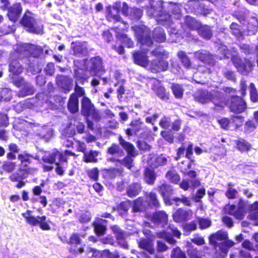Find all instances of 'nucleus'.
Segmentation results:
<instances>
[{"label": "nucleus", "mask_w": 258, "mask_h": 258, "mask_svg": "<svg viewBox=\"0 0 258 258\" xmlns=\"http://www.w3.org/2000/svg\"><path fill=\"white\" fill-rule=\"evenodd\" d=\"M134 32V35L140 47H150L153 45V39L159 43L161 42V28L157 27L152 31L151 36V30L144 25H136L132 27Z\"/></svg>", "instance_id": "1"}, {"label": "nucleus", "mask_w": 258, "mask_h": 258, "mask_svg": "<svg viewBox=\"0 0 258 258\" xmlns=\"http://www.w3.org/2000/svg\"><path fill=\"white\" fill-rule=\"evenodd\" d=\"M19 24L28 33L42 35L44 26L42 21L36 18V15L29 10L25 11L19 20Z\"/></svg>", "instance_id": "2"}, {"label": "nucleus", "mask_w": 258, "mask_h": 258, "mask_svg": "<svg viewBox=\"0 0 258 258\" xmlns=\"http://www.w3.org/2000/svg\"><path fill=\"white\" fill-rule=\"evenodd\" d=\"M228 233L226 231L220 230L211 235L209 237L210 243L215 246V248H219V250L224 254H226L229 249L234 245V242L227 240Z\"/></svg>", "instance_id": "3"}, {"label": "nucleus", "mask_w": 258, "mask_h": 258, "mask_svg": "<svg viewBox=\"0 0 258 258\" xmlns=\"http://www.w3.org/2000/svg\"><path fill=\"white\" fill-rule=\"evenodd\" d=\"M218 51L221 53V54L219 55L220 59L229 58L230 56H231L234 64L237 68L238 71L241 73L245 74L249 72L253 66V63L249 60H245L244 63L242 62L241 60L238 56L229 53L227 47L225 45L221 46L218 49Z\"/></svg>", "instance_id": "4"}, {"label": "nucleus", "mask_w": 258, "mask_h": 258, "mask_svg": "<svg viewBox=\"0 0 258 258\" xmlns=\"http://www.w3.org/2000/svg\"><path fill=\"white\" fill-rule=\"evenodd\" d=\"M195 99L202 103H208L212 101L217 106L224 107L226 104V101L223 98V95L218 92L214 91L208 92L206 91H199L196 93Z\"/></svg>", "instance_id": "5"}, {"label": "nucleus", "mask_w": 258, "mask_h": 258, "mask_svg": "<svg viewBox=\"0 0 258 258\" xmlns=\"http://www.w3.org/2000/svg\"><path fill=\"white\" fill-rule=\"evenodd\" d=\"M32 211L27 210L25 213L22 214V216L24 218L25 222L29 225L32 227L39 226V228L43 231H48L50 229V227L48 222L46 221L47 217L45 215L41 216H37L36 217L32 215Z\"/></svg>", "instance_id": "6"}, {"label": "nucleus", "mask_w": 258, "mask_h": 258, "mask_svg": "<svg viewBox=\"0 0 258 258\" xmlns=\"http://www.w3.org/2000/svg\"><path fill=\"white\" fill-rule=\"evenodd\" d=\"M120 145L126 151L127 153L123 159H120V164L131 169L133 167L134 160L133 157H136L138 155V152L133 144L125 141L121 136L119 138Z\"/></svg>", "instance_id": "7"}, {"label": "nucleus", "mask_w": 258, "mask_h": 258, "mask_svg": "<svg viewBox=\"0 0 258 258\" xmlns=\"http://www.w3.org/2000/svg\"><path fill=\"white\" fill-rule=\"evenodd\" d=\"M81 113L86 117H91L96 121H99L101 119L99 111L95 108L90 99L87 97H84L82 99Z\"/></svg>", "instance_id": "8"}, {"label": "nucleus", "mask_w": 258, "mask_h": 258, "mask_svg": "<svg viewBox=\"0 0 258 258\" xmlns=\"http://www.w3.org/2000/svg\"><path fill=\"white\" fill-rule=\"evenodd\" d=\"M18 52L25 57L38 58L43 53L41 47L30 43H24L20 44L18 48Z\"/></svg>", "instance_id": "9"}, {"label": "nucleus", "mask_w": 258, "mask_h": 258, "mask_svg": "<svg viewBox=\"0 0 258 258\" xmlns=\"http://www.w3.org/2000/svg\"><path fill=\"white\" fill-rule=\"evenodd\" d=\"M75 153L71 151L66 150L63 152H60L57 149H54L48 156H43L42 160L44 163L53 164L56 159L60 162H68V156H75Z\"/></svg>", "instance_id": "10"}, {"label": "nucleus", "mask_w": 258, "mask_h": 258, "mask_svg": "<svg viewBox=\"0 0 258 258\" xmlns=\"http://www.w3.org/2000/svg\"><path fill=\"white\" fill-rule=\"evenodd\" d=\"M88 69L92 76H97L105 72L103 59L99 55L90 58L88 64Z\"/></svg>", "instance_id": "11"}, {"label": "nucleus", "mask_w": 258, "mask_h": 258, "mask_svg": "<svg viewBox=\"0 0 258 258\" xmlns=\"http://www.w3.org/2000/svg\"><path fill=\"white\" fill-rule=\"evenodd\" d=\"M225 211L226 213L233 215L237 219H242L243 218L245 213L244 202L240 200L237 205H227L225 208Z\"/></svg>", "instance_id": "12"}, {"label": "nucleus", "mask_w": 258, "mask_h": 258, "mask_svg": "<svg viewBox=\"0 0 258 258\" xmlns=\"http://www.w3.org/2000/svg\"><path fill=\"white\" fill-rule=\"evenodd\" d=\"M133 62L136 64L143 68L149 66V60L147 52L143 49L135 50L132 53Z\"/></svg>", "instance_id": "13"}, {"label": "nucleus", "mask_w": 258, "mask_h": 258, "mask_svg": "<svg viewBox=\"0 0 258 258\" xmlns=\"http://www.w3.org/2000/svg\"><path fill=\"white\" fill-rule=\"evenodd\" d=\"M161 47L160 45L157 46L151 51V55L155 58L152 60L150 70L152 73L159 72L161 67Z\"/></svg>", "instance_id": "14"}, {"label": "nucleus", "mask_w": 258, "mask_h": 258, "mask_svg": "<svg viewBox=\"0 0 258 258\" xmlns=\"http://www.w3.org/2000/svg\"><path fill=\"white\" fill-rule=\"evenodd\" d=\"M7 11V16L9 20L16 23L19 20L23 11L22 4L20 2L15 3L10 6Z\"/></svg>", "instance_id": "15"}, {"label": "nucleus", "mask_w": 258, "mask_h": 258, "mask_svg": "<svg viewBox=\"0 0 258 258\" xmlns=\"http://www.w3.org/2000/svg\"><path fill=\"white\" fill-rule=\"evenodd\" d=\"M110 229L114 234L118 244L124 249H128V245L125 240V232L117 225L111 226Z\"/></svg>", "instance_id": "16"}, {"label": "nucleus", "mask_w": 258, "mask_h": 258, "mask_svg": "<svg viewBox=\"0 0 258 258\" xmlns=\"http://www.w3.org/2000/svg\"><path fill=\"white\" fill-rule=\"evenodd\" d=\"M181 233L177 229L173 226L169 225L166 230H162V238L165 239L169 243L173 244L176 242L172 236L179 238Z\"/></svg>", "instance_id": "17"}, {"label": "nucleus", "mask_w": 258, "mask_h": 258, "mask_svg": "<svg viewBox=\"0 0 258 258\" xmlns=\"http://www.w3.org/2000/svg\"><path fill=\"white\" fill-rule=\"evenodd\" d=\"M56 85L65 92L70 91L72 88L73 80L68 76L57 75L55 78Z\"/></svg>", "instance_id": "18"}, {"label": "nucleus", "mask_w": 258, "mask_h": 258, "mask_svg": "<svg viewBox=\"0 0 258 258\" xmlns=\"http://www.w3.org/2000/svg\"><path fill=\"white\" fill-rule=\"evenodd\" d=\"M73 78L75 80V84L83 85L88 81L89 76L86 70L78 68L74 70Z\"/></svg>", "instance_id": "19"}, {"label": "nucleus", "mask_w": 258, "mask_h": 258, "mask_svg": "<svg viewBox=\"0 0 258 258\" xmlns=\"http://www.w3.org/2000/svg\"><path fill=\"white\" fill-rule=\"evenodd\" d=\"M142 122L140 118L132 120L128 125V127L124 132L128 138L136 136L138 132L142 130Z\"/></svg>", "instance_id": "20"}, {"label": "nucleus", "mask_w": 258, "mask_h": 258, "mask_svg": "<svg viewBox=\"0 0 258 258\" xmlns=\"http://www.w3.org/2000/svg\"><path fill=\"white\" fill-rule=\"evenodd\" d=\"M230 107L231 111L235 113H241L246 109V104L243 99L235 96L232 98Z\"/></svg>", "instance_id": "21"}, {"label": "nucleus", "mask_w": 258, "mask_h": 258, "mask_svg": "<svg viewBox=\"0 0 258 258\" xmlns=\"http://www.w3.org/2000/svg\"><path fill=\"white\" fill-rule=\"evenodd\" d=\"M113 29L116 33L115 36L117 39L120 41L127 48H132L134 47V42L131 38L128 37L127 34L119 32L118 31L119 29L117 27L113 28Z\"/></svg>", "instance_id": "22"}, {"label": "nucleus", "mask_w": 258, "mask_h": 258, "mask_svg": "<svg viewBox=\"0 0 258 258\" xmlns=\"http://www.w3.org/2000/svg\"><path fill=\"white\" fill-rule=\"evenodd\" d=\"M132 205L131 201L127 200L121 202L116 207H113L112 208V212L116 211L119 215L122 217L126 216L128 214V211Z\"/></svg>", "instance_id": "23"}, {"label": "nucleus", "mask_w": 258, "mask_h": 258, "mask_svg": "<svg viewBox=\"0 0 258 258\" xmlns=\"http://www.w3.org/2000/svg\"><path fill=\"white\" fill-rule=\"evenodd\" d=\"M192 212L191 210L178 209L173 215V219L177 222L187 221L191 218Z\"/></svg>", "instance_id": "24"}, {"label": "nucleus", "mask_w": 258, "mask_h": 258, "mask_svg": "<svg viewBox=\"0 0 258 258\" xmlns=\"http://www.w3.org/2000/svg\"><path fill=\"white\" fill-rule=\"evenodd\" d=\"M138 244L139 247L145 250L150 254H153L155 253V249L153 247L152 240L142 238L138 242Z\"/></svg>", "instance_id": "25"}, {"label": "nucleus", "mask_w": 258, "mask_h": 258, "mask_svg": "<svg viewBox=\"0 0 258 258\" xmlns=\"http://www.w3.org/2000/svg\"><path fill=\"white\" fill-rule=\"evenodd\" d=\"M100 152L97 150H90L89 151H86L83 154V160L86 163H97L98 161L97 156L99 155Z\"/></svg>", "instance_id": "26"}, {"label": "nucleus", "mask_w": 258, "mask_h": 258, "mask_svg": "<svg viewBox=\"0 0 258 258\" xmlns=\"http://www.w3.org/2000/svg\"><path fill=\"white\" fill-rule=\"evenodd\" d=\"M9 71L13 75L18 76L23 72V68L18 59H13L9 64Z\"/></svg>", "instance_id": "27"}, {"label": "nucleus", "mask_w": 258, "mask_h": 258, "mask_svg": "<svg viewBox=\"0 0 258 258\" xmlns=\"http://www.w3.org/2000/svg\"><path fill=\"white\" fill-rule=\"evenodd\" d=\"M143 176L147 184L153 185L156 180L157 175L154 170L149 167H146L143 173Z\"/></svg>", "instance_id": "28"}, {"label": "nucleus", "mask_w": 258, "mask_h": 258, "mask_svg": "<svg viewBox=\"0 0 258 258\" xmlns=\"http://www.w3.org/2000/svg\"><path fill=\"white\" fill-rule=\"evenodd\" d=\"M13 84L17 87H24L22 91V92L24 93V96L32 94L34 92L33 87H26V82L23 78H20L14 80Z\"/></svg>", "instance_id": "29"}, {"label": "nucleus", "mask_w": 258, "mask_h": 258, "mask_svg": "<svg viewBox=\"0 0 258 258\" xmlns=\"http://www.w3.org/2000/svg\"><path fill=\"white\" fill-rule=\"evenodd\" d=\"M142 186L139 182H133L130 184L126 190V194L130 198L136 197L141 191Z\"/></svg>", "instance_id": "30"}, {"label": "nucleus", "mask_w": 258, "mask_h": 258, "mask_svg": "<svg viewBox=\"0 0 258 258\" xmlns=\"http://www.w3.org/2000/svg\"><path fill=\"white\" fill-rule=\"evenodd\" d=\"M122 173V169L116 168L104 169L103 170L104 177L108 179H114L117 175H121Z\"/></svg>", "instance_id": "31"}, {"label": "nucleus", "mask_w": 258, "mask_h": 258, "mask_svg": "<svg viewBox=\"0 0 258 258\" xmlns=\"http://www.w3.org/2000/svg\"><path fill=\"white\" fill-rule=\"evenodd\" d=\"M94 233L98 236H102L105 234L107 230L106 226L100 222L95 220L92 223Z\"/></svg>", "instance_id": "32"}, {"label": "nucleus", "mask_w": 258, "mask_h": 258, "mask_svg": "<svg viewBox=\"0 0 258 258\" xmlns=\"http://www.w3.org/2000/svg\"><path fill=\"white\" fill-rule=\"evenodd\" d=\"M67 106L70 112L76 113L79 110V99L70 95Z\"/></svg>", "instance_id": "33"}, {"label": "nucleus", "mask_w": 258, "mask_h": 258, "mask_svg": "<svg viewBox=\"0 0 258 258\" xmlns=\"http://www.w3.org/2000/svg\"><path fill=\"white\" fill-rule=\"evenodd\" d=\"M74 53L76 55H85L88 53V49L84 42H76L73 47Z\"/></svg>", "instance_id": "34"}, {"label": "nucleus", "mask_w": 258, "mask_h": 258, "mask_svg": "<svg viewBox=\"0 0 258 258\" xmlns=\"http://www.w3.org/2000/svg\"><path fill=\"white\" fill-rule=\"evenodd\" d=\"M247 28V35H251L255 34L258 28V21L255 17L251 18Z\"/></svg>", "instance_id": "35"}, {"label": "nucleus", "mask_w": 258, "mask_h": 258, "mask_svg": "<svg viewBox=\"0 0 258 258\" xmlns=\"http://www.w3.org/2000/svg\"><path fill=\"white\" fill-rule=\"evenodd\" d=\"M196 57L205 63L214 64L211 60L212 56L206 51L197 52Z\"/></svg>", "instance_id": "36"}, {"label": "nucleus", "mask_w": 258, "mask_h": 258, "mask_svg": "<svg viewBox=\"0 0 258 258\" xmlns=\"http://www.w3.org/2000/svg\"><path fill=\"white\" fill-rule=\"evenodd\" d=\"M198 33L202 37L207 39H210L212 35L210 28L208 26H200L198 28Z\"/></svg>", "instance_id": "37"}, {"label": "nucleus", "mask_w": 258, "mask_h": 258, "mask_svg": "<svg viewBox=\"0 0 258 258\" xmlns=\"http://www.w3.org/2000/svg\"><path fill=\"white\" fill-rule=\"evenodd\" d=\"M92 215L91 212L88 210L81 211L79 216V221L82 224L87 223L91 221Z\"/></svg>", "instance_id": "38"}, {"label": "nucleus", "mask_w": 258, "mask_h": 258, "mask_svg": "<svg viewBox=\"0 0 258 258\" xmlns=\"http://www.w3.org/2000/svg\"><path fill=\"white\" fill-rule=\"evenodd\" d=\"M236 148L241 152L248 151L251 148L250 144L245 140L236 141Z\"/></svg>", "instance_id": "39"}, {"label": "nucleus", "mask_w": 258, "mask_h": 258, "mask_svg": "<svg viewBox=\"0 0 258 258\" xmlns=\"http://www.w3.org/2000/svg\"><path fill=\"white\" fill-rule=\"evenodd\" d=\"M165 176L168 180L174 183H177L180 180L179 175L174 169L168 171L166 174Z\"/></svg>", "instance_id": "40"}, {"label": "nucleus", "mask_w": 258, "mask_h": 258, "mask_svg": "<svg viewBox=\"0 0 258 258\" xmlns=\"http://www.w3.org/2000/svg\"><path fill=\"white\" fill-rule=\"evenodd\" d=\"M185 23L192 30L198 29L199 27L201 26V24L199 22L189 16L186 17Z\"/></svg>", "instance_id": "41"}, {"label": "nucleus", "mask_w": 258, "mask_h": 258, "mask_svg": "<svg viewBox=\"0 0 258 258\" xmlns=\"http://www.w3.org/2000/svg\"><path fill=\"white\" fill-rule=\"evenodd\" d=\"M18 171L23 173L27 177L29 174L33 173V169L30 167L27 163H21L18 168Z\"/></svg>", "instance_id": "42"}, {"label": "nucleus", "mask_w": 258, "mask_h": 258, "mask_svg": "<svg viewBox=\"0 0 258 258\" xmlns=\"http://www.w3.org/2000/svg\"><path fill=\"white\" fill-rule=\"evenodd\" d=\"M52 102L55 108H58L64 104L66 97H62L59 95H54L52 97Z\"/></svg>", "instance_id": "43"}, {"label": "nucleus", "mask_w": 258, "mask_h": 258, "mask_svg": "<svg viewBox=\"0 0 258 258\" xmlns=\"http://www.w3.org/2000/svg\"><path fill=\"white\" fill-rule=\"evenodd\" d=\"M17 158L21 163H27L28 164L31 163V159L34 158L32 155L26 152L18 154Z\"/></svg>", "instance_id": "44"}, {"label": "nucleus", "mask_w": 258, "mask_h": 258, "mask_svg": "<svg viewBox=\"0 0 258 258\" xmlns=\"http://www.w3.org/2000/svg\"><path fill=\"white\" fill-rule=\"evenodd\" d=\"M80 84H75L74 91L75 92L73 93L71 95L78 98L79 97L83 98L85 95V90L83 87H82L79 86Z\"/></svg>", "instance_id": "45"}, {"label": "nucleus", "mask_w": 258, "mask_h": 258, "mask_svg": "<svg viewBox=\"0 0 258 258\" xmlns=\"http://www.w3.org/2000/svg\"><path fill=\"white\" fill-rule=\"evenodd\" d=\"M16 163L14 162L4 161L2 166L3 172L11 173L15 169Z\"/></svg>", "instance_id": "46"}, {"label": "nucleus", "mask_w": 258, "mask_h": 258, "mask_svg": "<svg viewBox=\"0 0 258 258\" xmlns=\"http://www.w3.org/2000/svg\"><path fill=\"white\" fill-rule=\"evenodd\" d=\"M67 243L70 245H78L81 243V239L80 237V235L78 233H73L69 239L67 241Z\"/></svg>", "instance_id": "47"}, {"label": "nucleus", "mask_w": 258, "mask_h": 258, "mask_svg": "<svg viewBox=\"0 0 258 258\" xmlns=\"http://www.w3.org/2000/svg\"><path fill=\"white\" fill-rule=\"evenodd\" d=\"M250 214L248 215L250 219H258V202H254L250 207Z\"/></svg>", "instance_id": "48"}, {"label": "nucleus", "mask_w": 258, "mask_h": 258, "mask_svg": "<svg viewBox=\"0 0 258 258\" xmlns=\"http://www.w3.org/2000/svg\"><path fill=\"white\" fill-rule=\"evenodd\" d=\"M186 246L187 247V252L190 258H201L199 256L200 252L196 248H194V246L190 242H187Z\"/></svg>", "instance_id": "49"}, {"label": "nucleus", "mask_w": 258, "mask_h": 258, "mask_svg": "<svg viewBox=\"0 0 258 258\" xmlns=\"http://www.w3.org/2000/svg\"><path fill=\"white\" fill-rule=\"evenodd\" d=\"M177 55L185 68H188L190 66L191 63L190 60L184 52L180 51L178 52Z\"/></svg>", "instance_id": "50"}, {"label": "nucleus", "mask_w": 258, "mask_h": 258, "mask_svg": "<svg viewBox=\"0 0 258 258\" xmlns=\"http://www.w3.org/2000/svg\"><path fill=\"white\" fill-rule=\"evenodd\" d=\"M119 256L118 251L113 253L108 249L101 251V258H119Z\"/></svg>", "instance_id": "51"}, {"label": "nucleus", "mask_w": 258, "mask_h": 258, "mask_svg": "<svg viewBox=\"0 0 258 258\" xmlns=\"http://www.w3.org/2000/svg\"><path fill=\"white\" fill-rule=\"evenodd\" d=\"M87 174L90 179L94 181H97L99 177V170L97 167H94L88 170Z\"/></svg>", "instance_id": "52"}, {"label": "nucleus", "mask_w": 258, "mask_h": 258, "mask_svg": "<svg viewBox=\"0 0 258 258\" xmlns=\"http://www.w3.org/2000/svg\"><path fill=\"white\" fill-rule=\"evenodd\" d=\"M172 90L175 97L177 98H181L183 95V89L178 84H173L172 86Z\"/></svg>", "instance_id": "53"}, {"label": "nucleus", "mask_w": 258, "mask_h": 258, "mask_svg": "<svg viewBox=\"0 0 258 258\" xmlns=\"http://www.w3.org/2000/svg\"><path fill=\"white\" fill-rule=\"evenodd\" d=\"M250 97L252 102H256L258 101V94L253 83H251L249 85Z\"/></svg>", "instance_id": "54"}, {"label": "nucleus", "mask_w": 258, "mask_h": 258, "mask_svg": "<svg viewBox=\"0 0 258 258\" xmlns=\"http://www.w3.org/2000/svg\"><path fill=\"white\" fill-rule=\"evenodd\" d=\"M107 152L110 155L119 154L122 153V150L120 149L119 146L115 144H112L108 148Z\"/></svg>", "instance_id": "55"}, {"label": "nucleus", "mask_w": 258, "mask_h": 258, "mask_svg": "<svg viewBox=\"0 0 258 258\" xmlns=\"http://www.w3.org/2000/svg\"><path fill=\"white\" fill-rule=\"evenodd\" d=\"M14 31L13 26L10 25L4 24L0 27V32L2 35H7Z\"/></svg>", "instance_id": "56"}, {"label": "nucleus", "mask_w": 258, "mask_h": 258, "mask_svg": "<svg viewBox=\"0 0 258 258\" xmlns=\"http://www.w3.org/2000/svg\"><path fill=\"white\" fill-rule=\"evenodd\" d=\"M231 122L232 127L237 128L242 125L243 119L240 116H235L232 118Z\"/></svg>", "instance_id": "57"}, {"label": "nucleus", "mask_w": 258, "mask_h": 258, "mask_svg": "<svg viewBox=\"0 0 258 258\" xmlns=\"http://www.w3.org/2000/svg\"><path fill=\"white\" fill-rule=\"evenodd\" d=\"M26 177L23 173L20 172H14L9 176V179L12 182H17L20 179H24Z\"/></svg>", "instance_id": "58"}, {"label": "nucleus", "mask_w": 258, "mask_h": 258, "mask_svg": "<svg viewBox=\"0 0 258 258\" xmlns=\"http://www.w3.org/2000/svg\"><path fill=\"white\" fill-rule=\"evenodd\" d=\"M172 258H186L184 253L181 251L179 247H176L173 249L171 253Z\"/></svg>", "instance_id": "59"}, {"label": "nucleus", "mask_w": 258, "mask_h": 258, "mask_svg": "<svg viewBox=\"0 0 258 258\" xmlns=\"http://www.w3.org/2000/svg\"><path fill=\"white\" fill-rule=\"evenodd\" d=\"M233 184L231 183H229L228 184V190L226 193V196L229 199H233L235 197L237 191L235 189L232 188Z\"/></svg>", "instance_id": "60"}, {"label": "nucleus", "mask_w": 258, "mask_h": 258, "mask_svg": "<svg viewBox=\"0 0 258 258\" xmlns=\"http://www.w3.org/2000/svg\"><path fill=\"white\" fill-rule=\"evenodd\" d=\"M46 75L51 76L54 75L55 72L54 64L53 62H49L47 64L44 69Z\"/></svg>", "instance_id": "61"}, {"label": "nucleus", "mask_w": 258, "mask_h": 258, "mask_svg": "<svg viewBox=\"0 0 258 258\" xmlns=\"http://www.w3.org/2000/svg\"><path fill=\"white\" fill-rule=\"evenodd\" d=\"M230 29L233 34L239 39L241 38L242 36L241 32L239 29V27L237 24L234 23L231 24Z\"/></svg>", "instance_id": "62"}, {"label": "nucleus", "mask_w": 258, "mask_h": 258, "mask_svg": "<svg viewBox=\"0 0 258 258\" xmlns=\"http://www.w3.org/2000/svg\"><path fill=\"white\" fill-rule=\"evenodd\" d=\"M137 146L140 150L149 151L150 150L151 147L144 141L139 140L137 142Z\"/></svg>", "instance_id": "63"}, {"label": "nucleus", "mask_w": 258, "mask_h": 258, "mask_svg": "<svg viewBox=\"0 0 258 258\" xmlns=\"http://www.w3.org/2000/svg\"><path fill=\"white\" fill-rule=\"evenodd\" d=\"M102 35L104 41L108 43L113 40V35L109 30L103 31Z\"/></svg>", "instance_id": "64"}]
</instances>
